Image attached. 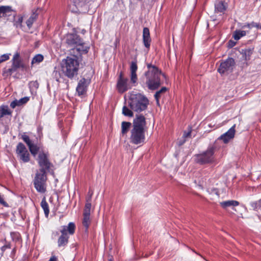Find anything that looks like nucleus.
Here are the masks:
<instances>
[{
	"mask_svg": "<svg viewBox=\"0 0 261 261\" xmlns=\"http://www.w3.org/2000/svg\"><path fill=\"white\" fill-rule=\"evenodd\" d=\"M0 204L5 207H9V204L4 200V196L0 194Z\"/></svg>",
	"mask_w": 261,
	"mask_h": 261,
	"instance_id": "c9c22d12",
	"label": "nucleus"
},
{
	"mask_svg": "<svg viewBox=\"0 0 261 261\" xmlns=\"http://www.w3.org/2000/svg\"><path fill=\"white\" fill-rule=\"evenodd\" d=\"M90 83V79L82 78L79 81L76 88V92L79 96L83 95L86 93L87 87Z\"/></svg>",
	"mask_w": 261,
	"mask_h": 261,
	"instance_id": "2eb2a0df",
	"label": "nucleus"
},
{
	"mask_svg": "<svg viewBox=\"0 0 261 261\" xmlns=\"http://www.w3.org/2000/svg\"><path fill=\"white\" fill-rule=\"evenodd\" d=\"M2 62H2V61L0 59V64H1V63H2Z\"/></svg>",
	"mask_w": 261,
	"mask_h": 261,
	"instance_id": "8fccbe9b",
	"label": "nucleus"
},
{
	"mask_svg": "<svg viewBox=\"0 0 261 261\" xmlns=\"http://www.w3.org/2000/svg\"><path fill=\"white\" fill-rule=\"evenodd\" d=\"M16 153L20 160L23 163H28L30 160V153L22 143H18L16 149Z\"/></svg>",
	"mask_w": 261,
	"mask_h": 261,
	"instance_id": "9b49d317",
	"label": "nucleus"
},
{
	"mask_svg": "<svg viewBox=\"0 0 261 261\" xmlns=\"http://www.w3.org/2000/svg\"><path fill=\"white\" fill-rule=\"evenodd\" d=\"M29 100V97H24L23 98L20 99L18 100V102L20 105L26 103Z\"/></svg>",
	"mask_w": 261,
	"mask_h": 261,
	"instance_id": "e433bc0d",
	"label": "nucleus"
},
{
	"mask_svg": "<svg viewBox=\"0 0 261 261\" xmlns=\"http://www.w3.org/2000/svg\"><path fill=\"white\" fill-rule=\"evenodd\" d=\"M151 40L149 29L144 28L143 30V42L145 47L148 49L150 47Z\"/></svg>",
	"mask_w": 261,
	"mask_h": 261,
	"instance_id": "aec40b11",
	"label": "nucleus"
},
{
	"mask_svg": "<svg viewBox=\"0 0 261 261\" xmlns=\"http://www.w3.org/2000/svg\"><path fill=\"white\" fill-rule=\"evenodd\" d=\"M89 48L90 47L86 45L85 43L82 40L81 42L78 43L75 47L69 49L70 54L77 59L79 56H81L83 54H86L88 52Z\"/></svg>",
	"mask_w": 261,
	"mask_h": 261,
	"instance_id": "f8f14e48",
	"label": "nucleus"
},
{
	"mask_svg": "<svg viewBox=\"0 0 261 261\" xmlns=\"http://www.w3.org/2000/svg\"><path fill=\"white\" fill-rule=\"evenodd\" d=\"M148 70L144 73V75L146 79V85L147 88L150 90H155L158 89L162 85L161 76L162 74L161 70L151 64H147Z\"/></svg>",
	"mask_w": 261,
	"mask_h": 261,
	"instance_id": "f03ea898",
	"label": "nucleus"
},
{
	"mask_svg": "<svg viewBox=\"0 0 261 261\" xmlns=\"http://www.w3.org/2000/svg\"><path fill=\"white\" fill-rule=\"evenodd\" d=\"M47 174L44 170L39 169L35 174L33 184L37 191L40 193H45L46 191Z\"/></svg>",
	"mask_w": 261,
	"mask_h": 261,
	"instance_id": "0eeeda50",
	"label": "nucleus"
},
{
	"mask_svg": "<svg viewBox=\"0 0 261 261\" xmlns=\"http://www.w3.org/2000/svg\"><path fill=\"white\" fill-rule=\"evenodd\" d=\"M23 17L21 15H18L17 19L14 21V24L16 28H22V27Z\"/></svg>",
	"mask_w": 261,
	"mask_h": 261,
	"instance_id": "2f4dec72",
	"label": "nucleus"
},
{
	"mask_svg": "<svg viewBox=\"0 0 261 261\" xmlns=\"http://www.w3.org/2000/svg\"><path fill=\"white\" fill-rule=\"evenodd\" d=\"M20 104L18 102V101L15 100L12 101L10 104V107L12 108H15L16 106H19Z\"/></svg>",
	"mask_w": 261,
	"mask_h": 261,
	"instance_id": "58836bf2",
	"label": "nucleus"
},
{
	"mask_svg": "<svg viewBox=\"0 0 261 261\" xmlns=\"http://www.w3.org/2000/svg\"><path fill=\"white\" fill-rule=\"evenodd\" d=\"M259 24H260V29H261V23H259Z\"/></svg>",
	"mask_w": 261,
	"mask_h": 261,
	"instance_id": "09e8293b",
	"label": "nucleus"
},
{
	"mask_svg": "<svg viewBox=\"0 0 261 261\" xmlns=\"http://www.w3.org/2000/svg\"><path fill=\"white\" fill-rule=\"evenodd\" d=\"M149 104L146 97L140 93L132 94L129 98L128 105L132 110L141 112L145 110Z\"/></svg>",
	"mask_w": 261,
	"mask_h": 261,
	"instance_id": "20e7f679",
	"label": "nucleus"
},
{
	"mask_svg": "<svg viewBox=\"0 0 261 261\" xmlns=\"http://www.w3.org/2000/svg\"><path fill=\"white\" fill-rule=\"evenodd\" d=\"M10 248H11L10 244H6V245L3 246L1 248V250H2V252H4L6 250V249Z\"/></svg>",
	"mask_w": 261,
	"mask_h": 261,
	"instance_id": "a19ab883",
	"label": "nucleus"
},
{
	"mask_svg": "<svg viewBox=\"0 0 261 261\" xmlns=\"http://www.w3.org/2000/svg\"><path fill=\"white\" fill-rule=\"evenodd\" d=\"M54 74H55V76H56L57 81H59V78H58V77L57 76V74L59 75L60 73L57 71L55 70L54 71Z\"/></svg>",
	"mask_w": 261,
	"mask_h": 261,
	"instance_id": "49530a36",
	"label": "nucleus"
},
{
	"mask_svg": "<svg viewBox=\"0 0 261 261\" xmlns=\"http://www.w3.org/2000/svg\"><path fill=\"white\" fill-rule=\"evenodd\" d=\"M235 65L234 60L232 58H228L221 61L218 69V72L221 75H228L233 71Z\"/></svg>",
	"mask_w": 261,
	"mask_h": 261,
	"instance_id": "1a4fd4ad",
	"label": "nucleus"
},
{
	"mask_svg": "<svg viewBox=\"0 0 261 261\" xmlns=\"http://www.w3.org/2000/svg\"><path fill=\"white\" fill-rule=\"evenodd\" d=\"M62 70L65 76L72 79L76 76L79 68V62L75 57H67L62 60Z\"/></svg>",
	"mask_w": 261,
	"mask_h": 261,
	"instance_id": "7ed1b4c3",
	"label": "nucleus"
},
{
	"mask_svg": "<svg viewBox=\"0 0 261 261\" xmlns=\"http://www.w3.org/2000/svg\"><path fill=\"white\" fill-rule=\"evenodd\" d=\"M236 124H234L227 132L221 135L218 140H222L225 144L228 143L234 137Z\"/></svg>",
	"mask_w": 261,
	"mask_h": 261,
	"instance_id": "dca6fc26",
	"label": "nucleus"
},
{
	"mask_svg": "<svg viewBox=\"0 0 261 261\" xmlns=\"http://www.w3.org/2000/svg\"><path fill=\"white\" fill-rule=\"evenodd\" d=\"M246 35V32L243 30H237L233 34L232 37L236 40H239L241 37L245 36Z\"/></svg>",
	"mask_w": 261,
	"mask_h": 261,
	"instance_id": "393cba45",
	"label": "nucleus"
},
{
	"mask_svg": "<svg viewBox=\"0 0 261 261\" xmlns=\"http://www.w3.org/2000/svg\"><path fill=\"white\" fill-rule=\"evenodd\" d=\"M44 57L41 54L36 55L32 59L31 63L34 64L35 63H39L43 60Z\"/></svg>",
	"mask_w": 261,
	"mask_h": 261,
	"instance_id": "7c9ffc66",
	"label": "nucleus"
},
{
	"mask_svg": "<svg viewBox=\"0 0 261 261\" xmlns=\"http://www.w3.org/2000/svg\"><path fill=\"white\" fill-rule=\"evenodd\" d=\"M252 208L255 211L261 210V199L258 201L251 203Z\"/></svg>",
	"mask_w": 261,
	"mask_h": 261,
	"instance_id": "473e14b6",
	"label": "nucleus"
},
{
	"mask_svg": "<svg viewBox=\"0 0 261 261\" xmlns=\"http://www.w3.org/2000/svg\"><path fill=\"white\" fill-rule=\"evenodd\" d=\"M252 49L251 48H247L244 49H242V54L243 57L244 58L246 61H248L250 59V57L252 54Z\"/></svg>",
	"mask_w": 261,
	"mask_h": 261,
	"instance_id": "cd10ccee",
	"label": "nucleus"
},
{
	"mask_svg": "<svg viewBox=\"0 0 261 261\" xmlns=\"http://www.w3.org/2000/svg\"><path fill=\"white\" fill-rule=\"evenodd\" d=\"M16 70L12 66L11 68L9 69H6L5 68L3 72V76L7 78L8 77L12 75V74L15 72Z\"/></svg>",
	"mask_w": 261,
	"mask_h": 261,
	"instance_id": "c85d7f7f",
	"label": "nucleus"
},
{
	"mask_svg": "<svg viewBox=\"0 0 261 261\" xmlns=\"http://www.w3.org/2000/svg\"><path fill=\"white\" fill-rule=\"evenodd\" d=\"M82 39L76 34H68L64 39V43L66 45L67 47L71 49L81 42Z\"/></svg>",
	"mask_w": 261,
	"mask_h": 261,
	"instance_id": "ddd939ff",
	"label": "nucleus"
},
{
	"mask_svg": "<svg viewBox=\"0 0 261 261\" xmlns=\"http://www.w3.org/2000/svg\"><path fill=\"white\" fill-rule=\"evenodd\" d=\"M91 207V203L90 202H88V203H86L83 216H90Z\"/></svg>",
	"mask_w": 261,
	"mask_h": 261,
	"instance_id": "f704fd0d",
	"label": "nucleus"
},
{
	"mask_svg": "<svg viewBox=\"0 0 261 261\" xmlns=\"http://www.w3.org/2000/svg\"><path fill=\"white\" fill-rule=\"evenodd\" d=\"M92 195H93V191H91V194L90 195H89V197L88 198H87V199H86V203H88V202L91 203Z\"/></svg>",
	"mask_w": 261,
	"mask_h": 261,
	"instance_id": "c03bdc74",
	"label": "nucleus"
},
{
	"mask_svg": "<svg viewBox=\"0 0 261 261\" xmlns=\"http://www.w3.org/2000/svg\"><path fill=\"white\" fill-rule=\"evenodd\" d=\"M12 62V66L16 70L18 68H21L22 69L26 68V66L23 63L20 58V54L18 52H16L14 55Z\"/></svg>",
	"mask_w": 261,
	"mask_h": 261,
	"instance_id": "f3484780",
	"label": "nucleus"
},
{
	"mask_svg": "<svg viewBox=\"0 0 261 261\" xmlns=\"http://www.w3.org/2000/svg\"><path fill=\"white\" fill-rule=\"evenodd\" d=\"M58 258L55 255H52L49 261H57Z\"/></svg>",
	"mask_w": 261,
	"mask_h": 261,
	"instance_id": "a18cd8bd",
	"label": "nucleus"
},
{
	"mask_svg": "<svg viewBox=\"0 0 261 261\" xmlns=\"http://www.w3.org/2000/svg\"><path fill=\"white\" fill-rule=\"evenodd\" d=\"M61 236L58 240V246L59 248L65 247L68 243V235H73L75 232V225L73 222H70L67 226L61 227Z\"/></svg>",
	"mask_w": 261,
	"mask_h": 261,
	"instance_id": "39448f33",
	"label": "nucleus"
},
{
	"mask_svg": "<svg viewBox=\"0 0 261 261\" xmlns=\"http://www.w3.org/2000/svg\"><path fill=\"white\" fill-rule=\"evenodd\" d=\"M227 5V4L222 1L217 2L215 5V11L217 13H224L226 10Z\"/></svg>",
	"mask_w": 261,
	"mask_h": 261,
	"instance_id": "4be33fe9",
	"label": "nucleus"
},
{
	"mask_svg": "<svg viewBox=\"0 0 261 261\" xmlns=\"http://www.w3.org/2000/svg\"><path fill=\"white\" fill-rule=\"evenodd\" d=\"M254 27H256L257 29H260V24H259V23H255V25H254Z\"/></svg>",
	"mask_w": 261,
	"mask_h": 261,
	"instance_id": "de8ad7c7",
	"label": "nucleus"
},
{
	"mask_svg": "<svg viewBox=\"0 0 261 261\" xmlns=\"http://www.w3.org/2000/svg\"><path fill=\"white\" fill-rule=\"evenodd\" d=\"M83 225L85 227L86 230H87L91 223L90 216H83Z\"/></svg>",
	"mask_w": 261,
	"mask_h": 261,
	"instance_id": "c756f323",
	"label": "nucleus"
},
{
	"mask_svg": "<svg viewBox=\"0 0 261 261\" xmlns=\"http://www.w3.org/2000/svg\"><path fill=\"white\" fill-rule=\"evenodd\" d=\"M89 194H90V195L91 194V192L90 193V191L89 192Z\"/></svg>",
	"mask_w": 261,
	"mask_h": 261,
	"instance_id": "3c124183",
	"label": "nucleus"
},
{
	"mask_svg": "<svg viewBox=\"0 0 261 261\" xmlns=\"http://www.w3.org/2000/svg\"><path fill=\"white\" fill-rule=\"evenodd\" d=\"M134 86L128 79L123 76L122 72L119 74L117 80L116 88L119 93H123Z\"/></svg>",
	"mask_w": 261,
	"mask_h": 261,
	"instance_id": "9d476101",
	"label": "nucleus"
},
{
	"mask_svg": "<svg viewBox=\"0 0 261 261\" xmlns=\"http://www.w3.org/2000/svg\"><path fill=\"white\" fill-rule=\"evenodd\" d=\"M49 155L48 152H44L43 151L39 153L37 158V162L40 169H43L44 172H48L51 174H54L53 168L54 165L49 160Z\"/></svg>",
	"mask_w": 261,
	"mask_h": 261,
	"instance_id": "6e6552de",
	"label": "nucleus"
},
{
	"mask_svg": "<svg viewBox=\"0 0 261 261\" xmlns=\"http://www.w3.org/2000/svg\"><path fill=\"white\" fill-rule=\"evenodd\" d=\"M41 206L44 211V214L46 217H48L49 213V209L47 202L46 201V198L44 197L41 202Z\"/></svg>",
	"mask_w": 261,
	"mask_h": 261,
	"instance_id": "b1692460",
	"label": "nucleus"
},
{
	"mask_svg": "<svg viewBox=\"0 0 261 261\" xmlns=\"http://www.w3.org/2000/svg\"><path fill=\"white\" fill-rule=\"evenodd\" d=\"M30 84L32 86L35 87V88H38L39 87V83L37 81H33L30 83Z\"/></svg>",
	"mask_w": 261,
	"mask_h": 261,
	"instance_id": "ea45409f",
	"label": "nucleus"
},
{
	"mask_svg": "<svg viewBox=\"0 0 261 261\" xmlns=\"http://www.w3.org/2000/svg\"><path fill=\"white\" fill-rule=\"evenodd\" d=\"M9 55L10 54H4L0 56V59L3 62L7 61L9 59Z\"/></svg>",
	"mask_w": 261,
	"mask_h": 261,
	"instance_id": "4c0bfd02",
	"label": "nucleus"
},
{
	"mask_svg": "<svg viewBox=\"0 0 261 261\" xmlns=\"http://www.w3.org/2000/svg\"><path fill=\"white\" fill-rule=\"evenodd\" d=\"M122 114L126 116L133 117V112L129 109L126 106H124L122 108Z\"/></svg>",
	"mask_w": 261,
	"mask_h": 261,
	"instance_id": "72a5a7b5",
	"label": "nucleus"
},
{
	"mask_svg": "<svg viewBox=\"0 0 261 261\" xmlns=\"http://www.w3.org/2000/svg\"><path fill=\"white\" fill-rule=\"evenodd\" d=\"M13 15L14 17L16 16L15 11H13L11 6H0V16L6 17Z\"/></svg>",
	"mask_w": 261,
	"mask_h": 261,
	"instance_id": "6ab92c4d",
	"label": "nucleus"
},
{
	"mask_svg": "<svg viewBox=\"0 0 261 261\" xmlns=\"http://www.w3.org/2000/svg\"><path fill=\"white\" fill-rule=\"evenodd\" d=\"M138 69L137 63L136 61H132L130 63V82L134 85L136 86L137 82L138 81V77L137 75V71Z\"/></svg>",
	"mask_w": 261,
	"mask_h": 261,
	"instance_id": "a211bd4d",
	"label": "nucleus"
},
{
	"mask_svg": "<svg viewBox=\"0 0 261 261\" xmlns=\"http://www.w3.org/2000/svg\"><path fill=\"white\" fill-rule=\"evenodd\" d=\"M167 90L168 89L166 87H163L160 90L156 92L154 95V97L156 101L157 105H159L160 98L164 94H165L167 92Z\"/></svg>",
	"mask_w": 261,
	"mask_h": 261,
	"instance_id": "5701e85b",
	"label": "nucleus"
},
{
	"mask_svg": "<svg viewBox=\"0 0 261 261\" xmlns=\"http://www.w3.org/2000/svg\"><path fill=\"white\" fill-rule=\"evenodd\" d=\"M191 130L189 131L188 133H184V136L185 138L189 137L191 136Z\"/></svg>",
	"mask_w": 261,
	"mask_h": 261,
	"instance_id": "37998d69",
	"label": "nucleus"
},
{
	"mask_svg": "<svg viewBox=\"0 0 261 261\" xmlns=\"http://www.w3.org/2000/svg\"><path fill=\"white\" fill-rule=\"evenodd\" d=\"M132 125V123L129 122L123 121L121 123V133L122 135L126 134Z\"/></svg>",
	"mask_w": 261,
	"mask_h": 261,
	"instance_id": "bb28decb",
	"label": "nucleus"
},
{
	"mask_svg": "<svg viewBox=\"0 0 261 261\" xmlns=\"http://www.w3.org/2000/svg\"><path fill=\"white\" fill-rule=\"evenodd\" d=\"M220 204L223 208L226 209L227 207H231L233 210L236 211L233 207L239 205V202L236 200H231L221 202Z\"/></svg>",
	"mask_w": 261,
	"mask_h": 261,
	"instance_id": "412c9836",
	"label": "nucleus"
},
{
	"mask_svg": "<svg viewBox=\"0 0 261 261\" xmlns=\"http://www.w3.org/2000/svg\"><path fill=\"white\" fill-rule=\"evenodd\" d=\"M59 234V233L57 231H53L51 233V237L53 239H55L57 236H58Z\"/></svg>",
	"mask_w": 261,
	"mask_h": 261,
	"instance_id": "79ce46f5",
	"label": "nucleus"
},
{
	"mask_svg": "<svg viewBox=\"0 0 261 261\" xmlns=\"http://www.w3.org/2000/svg\"><path fill=\"white\" fill-rule=\"evenodd\" d=\"M146 131V122L145 117L142 115H136L133 120L130 132L129 142L134 145H143L145 143Z\"/></svg>",
	"mask_w": 261,
	"mask_h": 261,
	"instance_id": "f257e3e1",
	"label": "nucleus"
},
{
	"mask_svg": "<svg viewBox=\"0 0 261 261\" xmlns=\"http://www.w3.org/2000/svg\"><path fill=\"white\" fill-rule=\"evenodd\" d=\"M21 138L28 145L31 154L34 156H35L39 151V146L33 143L32 141L30 139L29 137L25 134L21 136Z\"/></svg>",
	"mask_w": 261,
	"mask_h": 261,
	"instance_id": "4468645a",
	"label": "nucleus"
},
{
	"mask_svg": "<svg viewBox=\"0 0 261 261\" xmlns=\"http://www.w3.org/2000/svg\"><path fill=\"white\" fill-rule=\"evenodd\" d=\"M38 15L33 13L26 21V24L29 29H30L33 23L37 20Z\"/></svg>",
	"mask_w": 261,
	"mask_h": 261,
	"instance_id": "a878e982",
	"label": "nucleus"
},
{
	"mask_svg": "<svg viewBox=\"0 0 261 261\" xmlns=\"http://www.w3.org/2000/svg\"><path fill=\"white\" fill-rule=\"evenodd\" d=\"M215 147L209 146L207 149L199 154L195 155V162L201 165L213 163L215 162Z\"/></svg>",
	"mask_w": 261,
	"mask_h": 261,
	"instance_id": "423d86ee",
	"label": "nucleus"
}]
</instances>
